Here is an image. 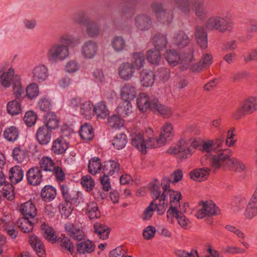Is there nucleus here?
Returning <instances> with one entry per match:
<instances>
[{
  "mask_svg": "<svg viewBox=\"0 0 257 257\" xmlns=\"http://www.w3.org/2000/svg\"><path fill=\"white\" fill-rule=\"evenodd\" d=\"M132 142L134 146L144 154L147 148H155L165 145L159 137H155L154 131L151 128H147L143 134L140 132L134 133L132 136Z\"/></svg>",
  "mask_w": 257,
  "mask_h": 257,
  "instance_id": "nucleus-1",
  "label": "nucleus"
},
{
  "mask_svg": "<svg viewBox=\"0 0 257 257\" xmlns=\"http://www.w3.org/2000/svg\"><path fill=\"white\" fill-rule=\"evenodd\" d=\"M232 153V152L230 149H226L214 155L211 159V166L215 169L228 167L237 172L245 171L246 169V165L238 159L231 157L229 155Z\"/></svg>",
  "mask_w": 257,
  "mask_h": 257,
  "instance_id": "nucleus-2",
  "label": "nucleus"
},
{
  "mask_svg": "<svg viewBox=\"0 0 257 257\" xmlns=\"http://www.w3.org/2000/svg\"><path fill=\"white\" fill-rule=\"evenodd\" d=\"M137 104L139 109L142 112H146L149 109L152 111H157L164 117L168 118L172 115L171 109L163 106L158 99L151 98L144 92L140 93L137 98Z\"/></svg>",
  "mask_w": 257,
  "mask_h": 257,
  "instance_id": "nucleus-3",
  "label": "nucleus"
},
{
  "mask_svg": "<svg viewBox=\"0 0 257 257\" xmlns=\"http://www.w3.org/2000/svg\"><path fill=\"white\" fill-rule=\"evenodd\" d=\"M193 51L191 50L187 55L180 56L176 51L169 49L165 51L164 57L170 66H175L180 63L182 69L186 70L189 68L190 63L193 61Z\"/></svg>",
  "mask_w": 257,
  "mask_h": 257,
  "instance_id": "nucleus-4",
  "label": "nucleus"
},
{
  "mask_svg": "<svg viewBox=\"0 0 257 257\" xmlns=\"http://www.w3.org/2000/svg\"><path fill=\"white\" fill-rule=\"evenodd\" d=\"M69 49L67 46L55 43L48 50L47 57L49 61L57 62L65 60L69 57Z\"/></svg>",
  "mask_w": 257,
  "mask_h": 257,
  "instance_id": "nucleus-5",
  "label": "nucleus"
},
{
  "mask_svg": "<svg viewBox=\"0 0 257 257\" xmlns=\"http://www.w3.org/2000/svg\"><path fill=\"white\" fill-rule=\"evenodd\" d=\"M205 27L209 30H217L225 33L232 29V24L226 18L218 15L209 17L205 22Z\"/></svg>",
  "mask_w": 257,
  "mask_h": 257,
  "instance_id": "nucleus-6",
  "label": "nucleus"
},
{
  "mask_svg": "<svg viewBox=\"0 0 257 257\" xmlns=\"http://www.w3.org/2000/svg\"><path fill=\"white\" fill-rule=\"evenodd\" d=\"M151 7L158 21L166 25H169L172 23L173 19L172 12L170 11H165L161 3L154 2Z\"/></svg>",
  "mask_w": 257,
  "mask_h": 257,
  "instance_id": "nucleus-7",
  "label": "nucleus"
},
{
  "mask_svg": "<svg viewBox=\"0 0 257 257\" xmlns=\"http://www.w3.org/2000/svg\"><path fill=\"white\" fill-rule=\"evenodd\" d=\"M170 154L178 155L180 158L187 159L190 157L194 153V150L190 144L185 141L180 142L179 145L172 146L167 150Z\"/></svg>",
  "mask_w": 257,
  "mask_h": 257,
  "instance_id": "nucleus-8",
  "label": "nucleus"
},
{
  "mask_svg": "<svg viewBox=\"0 0 257 257\" xmlns=\"http://www.w3.org/2000/svg\"><path fill=\"white\" fill-rule=\"evenodd\" d=\"M256 109L257 97H251L244 102L239 110L233 112V117L238 119L242 116L251 114Z\"/></svg>",
  "mask_w": 257,
  "mask_h": 257,
  "instance_id": "nucleus-9",
  "label": "nucleus"
},
{
  "mask_svg": "<svg viewBox=\"0 0 257 257\" xmlns=\"http://www.w3.org/2000/svg\"><path fill=\"white\" fill-rule=\"evenodd\" d=\"M200 208L196 213L195 216L198 219H202L206 216L216 215L219 214L220 210L216 205L211 201H202Z\"/></svg>",
  "mask_w": 257,
  "mask_h": 257,
  "instance_id": "nucleus-10",
  "label": "nucleus"
},
{
  "mask_svg": "<svg viewBox=\"0 0 257 257\" xmlns=\"http://www.w3.org/2000/svg\"><path fill=\"white\" fill-rule=\"evenodd\" d=\"M223 144V139L203 141L199 147V150L204 153L216 152V155H217L219 152L224 151L222 150Z\"/></svg>",
  "mask_w": 257,
  "mask_h": 257,
  "instance_id": "nucleus-11",
  "label": "nucleus"
},
{
  "mask_svg": "<svg viewBox=\"0 0 257 257\" xmlns=\"http://www.w3.org/2000/svg\"><path fill=\"white\" fill-rule=\"evenodd\" d=\"M98 50V47L96 42L89 40L84 42L82 46L81 54L84 59L90 60L96 56Z\"/></svg>",
  "mask_w": 257,
  "mask_h": 257,
  "instance_id": "nucleus-12",
  "label": "nucleus"
},
{
  "mask_svg": "<svg viewBox=\"0 0 257 257\" xmlns=\"http://www.w3.org/2000/svg\"><path fill=\"white\" fill-rule=\"evenodd\" d=\"M60 190L65 201L70 202V203H73V204H77L82 198L81 193L70 190L65 184H63L60 186Z\"/></svg>",
  "mask_w": 257,
  "mask_h": 257,
  "instance_id": "nucleus-13",
  "label": "nucleus"
},
{
  "mask_svg": "<svg viewBox=\"0 0 257 257\" xmlns=\"http://www.w3.org/2000/svg\"><path fill=\"white\" fill-rule=\"evenodd\" d=\"M161 185L163 189V192L161 194V199L159 201V204H158V214L159 215H162L165 212V210L168 206V198L167 196L169 191H173L170 189L169 184L167 183L166 179H163L161 182Z\"/></svg>",
  "mask_w": 257,
  "mask_h": 257,
  "instance_id": "nucleus-14",
  "label": "nucleus"
},
{
  "mask_svg": "<svg viewBox=\"0 0 257 257\" xmlns=\"http://www.w3.org/2000/svg\"><path fill=\"white\" fill-rule=\"evenodd\" d=\"M27 179L29 184L38 186L43 180V175L39 167H33L29 169L27 172Z\"/></svg>",
  "mask_w": 257,
  "mask_h": 257,
  "instance_id": "nucleus-15",
  "label": "nucleus"
},
{
  "mask_svg": "<svg viewBox=\"0 0 257 257\" xmlns=\"http://www.w3.org/2000/svg\"><path fill=\"white\" fill-rule=\"evenodd\" d=\"M117 72L119 77L121 79L124 81H128L134 76L135 70L130 62H123L118 66Z\"/></svg>",
  "mask_w": 257,
  "mask_h": 257,
  "instance_id": "nucleus-16",
  "label": "nucleus"
},
{
  "mask_svg": "<svg viewBox=\"0 0 257 257\" xmlns=\"http://www.w3.org/2000/svg\"><path fill=\"white\" fill-rule=\"evenodd\" d=\"M134 23L136 27L142 31L149 30L152 25V19L145 14L137 15L135 18Z\"/></svg>",
  "mask_w": 257,
  "mask_h": 257,
  "instance_id": "nucleus-17",
  "label": "nucleus"
},
{
  "mask_svg": "<svg viewBox=\"0 0 257 257\" xmlns=\"http://www.w3.org/2000/svg\"><path fill=\"white\" fill-rule=\"evenodd\" d=\"M120 96L123 100H134L137 96L136 88L130 83H125L120 87Z\"/></svg>",
  "mask_w": 257,
  "mask_h": 257,
  "instance_id": "nucleus-18",
  "label": "nucleus"
},
{
  "mask_svg": "<svg viewBox=\"0 0 257 257\" xmlns=\"http://www.w3.org/2000/svg\"><path fill=\"white\" fill-rule=\"evenodd\" d=\"M15 71L11 67L6 70H2L0 75V84L5 88H9L15 79Z\"/></svg>",
  "mask_w": 257,
  "mask_h": 257,
  "instance_id": "nucleus-19",
  "label": "nucleus"
},
{
  "mask_svg": "<svg viewBox=\"0 0 257 257\" xmlns=\"http://www.w3.org/2000/svg\"><path fill=\"white\" fill-rule=\"evenodd\" d=\"M19 211L24 216V217L30 218H34L37 213L35 205L31 201L22 203L19 207Z\"/></svg>",
  "mask_w": 257,
  "mask_h": 257,
  "instance_id": "nucleus-20",
  "label": "nucleus"
},
{
  "mask_svg": "<svg viewBox=\"0 0 257 257\" xmlns=\"http://www.w3.org/2000/svg\"><path fill=\"white\" fill-rule=\"evenodd\" d=\"M65 229L68 234L75 240H81L85 236L84 231L72 223H66Z\"/></svg>",
  "mask_w": 257,
  "mask_h": 257,
  "instance_id": "nucleus-21",
  "label": "nucleus"
},
{
  "mask_svg": "<svg viewBox=\"0 0 257 257\" xmlns=\"http://www.w3.org/2000/svg\"><path fill=\"white\" fill-rule=\"evenodd\" d=\"M155 74L150 69H143L140 73V83L143 87L152 86L155 82Z\"/></svg>",
  "mask_w": 257,
  "mask_h": 257,
  "instance_id": "nucleus-22",
  "label": "nucleus"
},
{
  "mask_svg": "<svg viewBox=\"0 0 257 257\" xmlns=\"http://www.w3.org/2000/svg\"><path fill=\"white\" fill-rule=\"evenodd\" d=\"M192 63V62L189 66L191 71L193 72L200 71L203 70L204 67L209 66L212 63V57L211 54H205L203 55L198 63L193 64Z\"/></svg>",
  "mask_w": 257,
  "mask_h": 257,
  "instance_id": "nucleus-23",
  "label": "nucleus"
},
{
  "mask_svg": "<svg viewBox=\"0 0 257 257\" xmlns=\"http://www.w3.org/2000/svg\"><path fill=\"white\" fill-rule=\"evenodd\" d=\"M32 74L35 80L42 82L48 77V70L45 65L39 64L34 67L32 70Z\"/></svg>",
  "mask_w": 257,
  "mask_h": 257,
  "instance_id": "nucleus-24",
  "label": "nucleus"
},
{
  "mask_svg": "<svg viewBox=\"0 0 257 257\" xmlns=\"http://www.w3.org/2000/svg\"><path fill=\"white\" fill-rule=\"evenodd\" d=\"M204 2L205 0H191L193 10L200 20L204 19L207 15V11L204 7Z\"/></svg>",
  "mask_w": 257,
  "mask_h": 257,
  "instance_id": "nucleus-25",
  "label": "nucleus"
},
{
  "mask_svg": "<svg viewBox=\"0 0 257 257\" xmlns=\"http://www.w3.org/2000/svg\"><path fill=\"white\" fill-rule=\"evenodd\" d=\"M174 128L172 124L169 122H166L161 127L159 135L160 140L163 142L164 145L172 139L174 135Z\"/></svg>",
  "mask_w": 257,
  "mask_h": 257,
  "instance_id": "nucleus-26",
  "label": "nucleus"
},
{
  "mask_svg": "<svg viewBox=\"0 0 257 257\" xmlns=\"http://www.w3.org/2000/svg\"><path fill=\"white\" fill-rule=\"evenodd\" d=\"M30 244L39 257H45V250L40 239L35 235L32 234L29 237Z\"/></svg>",
  "mask_w": 257,
  "mask_h": 257,
  "instance_id": "nucleus-27",
  "label": "nucleus"
},
{
  "mask_svg": "<svg viewBox=\"0 0 257 257\" xmlns=\"http://www.w3.org/2000/svg\"><path fill=\"white\" fill-rule=\"evenodd\" d=\"M59 119L54 112L47 113L44 117V126L51 131L59 127Z\"/></svg>",
  "mask_w": 257,
  "mask_h": 257,
  "instance_id": "nucleus-28",
  "label": "nucleus"
},
{
  "mask_svg": "<svg viewBox=\"0 0 257 257\" xmlns=\"http://www.w3.org/2000/svg\"><path fill=\"white\" fill-rule=\"evenodd\" d=\"M131 64L133 66L134 69L140 70L146 64L145 56L143 52H136L132 54Z\"/></svg>",
  "mask_w": 257,
  "mask_h": 257,
  "instance_id": "nucleus-29",
  "label": "nucleus"
},
{
  "mask_svg": "<svg viewBox=\"0 0 257 257\" xmlns=\"http://www.w3.org/2000/svg\"><path fill=\"white\" fill-rule=\"evenodd\" d=\"M36 139L41 145H47L51 139V131L45 126L40 127L36 132Z\"/></svg>",
  "mask_w": 257,
  "mask_h": 257,
  "instance_id": "nucleus-30",
  "label": "nucleus"
},
{
  "mask_svg": "<svg viewBox=\"0 0 257 257\" xmlns=\"http://www.w3.org/2000/svg\"><path fill=\"white\" fill-rule=\"evenodd\" d=\"M120 166L117 161L109 160L104 162L102 165V170L104 174L113 175L118 173Z\"/></svg>",
  "mask_w": 257,
  "mask_h": 257,
  "instance_id": "nucleus-31",
  "label": "nucleus"
},
{
  "mask_svg": "<svg viewBox=\"0 0 257 257\" xmlns=\"http://www.w3.org/2000/svg\"><path fill=\"white\" fill-rule=\"evenodd\" d=\"M210 169L203 168L195 169L190 173L191 179L195 181H203L206 180L209 175Z\"/></svg>",
  "mask_w": 257,
  "mask_h": 257,
  "instance_id": "nucleus-32",
  "label": "nucleus"
},
{
  "mask_svg": "<svg viewBox=\"0 0 257 257\" xmlns=\"http://www.w3.org/2000/svg\"><path fill=\"white\" fill-rule=\"evenodd\" d=\"M195 35L197 43L202 49H205L208 46L207 34L202 27H197L195 29Z\"/></svg>",
  "mask_w": 257,
  "mask_h": 257,
  "instance_id": "nucleus-33",
  "label": "nucleus"
},
{
  "mask_svg": "<svg viewBox=\"0 0 257 257\" xmlns=\"http://www.w3.org/2000/svg\"><path fill=\"white\" fill-rule=\"evenodd\" d=\"M24 177V171L19 166H15L9 170V179L12 183L16 184Z\"/></svg>",
  "mask_w": 257,
  "mask_h": 257,
  "instance_id": "nucleus-34",
  "label": "nucleus"
},
{
  "mask_svg": "<svg viewBox=\"0 0 257 257\" xmlns=\"http://www.w3.org/2000/svg\"><path fill=\"white\" fill-rule=\"evenodd\" d=\"M173 42L175 45L182 48L189 44L190 39L184 32L179 31L174 35Z\"/></svg>",
  "mask_w": 257,
  "mask_h": 257,
  "instance_id": "nucleus-35",
  "label": "nucleus"
},
{
  "mask_svg": "<svg viewBox=\"0 0 257 257\" xmlns=\"http://www.w3.org/2000/svg\"><path fill=\"white\" fill-rule=\"evenodd\" d=\"M154 49L161 51L165 49L168 44L167 36L161 33L155 34L152 39Z\"/></svg>",
  "mask_w": 257,
  "mask_h": 257,
  "instance_id": "nucleus-36",
  "label": "nucleus"
},
{
  "mask_svg": "<svg viewBox=\"0 0 257 257\" xmlns=\"http://www.w3.org/2000/svg\"><path fill=\"white\" fill-rule=\"evenodd\" d=\"M41 196L45 202H50L56 197V190L51 185H46L41 190Z\"/></svg>",
  "mask_w": 257,
  "mask_h": 257,
  "instance_id": "nucleus-37",
  "label": "nucleus"
},
{
  "mask_svg": "<svg viewBox=\"0 0 257 257\" xmlns=\"http://www.w3.org/2000/svg\"><path fill=\"white\" fill-rule=\"evenodd\" d=\"M158 204H159V203L155 202V200L151 202L149 205L142 212L141 219L143 221L150 220L154 215L155 210H156L158 212Z\"/></svg>",
  "mask_w": 257,
  "mask_h": 257,
  "instance_id": "nucleus-38",
  "label": "nucleus"
},
{
  "mask_svg": "<svg viewBox=\"0 0 257 257\" xmlns=\"http://www.w3.org/2000/svg\"><path fill=\"white\" fill-rule=\"evenodd\" d=\"M19 130L15 126L7 127L4 132L5 139L10 142L16 141L19 137Z\"/></svg>",
  "mask_w": 257,
  "mask_h": 257,
  "instance_id": "nucleus-39",
  "label": "nucleus"
},
{
  "mask_svg": "<svg viewBox=\"0 0 257 257\" xmlns=\"http://www.w3.org/2000/svg\"><path fill=\"white\" fill-rule=\"evenodd\" d=\"M13 89L14 94L17 99H21L24 94V89L21 83V76L16 75L15 79L13 82Z\"/></svg>",
  "mask_w": 257,
  "mask_h": 257,
  "instance_id": "nucleus-40",
  "label": "nucleus"
},
{
  "mask_svg": "<svg viewBox=\"0 0 257 257\" xmlns=\"http://www.w3.org/2000/svg\"><path fill=\"white\" fill-rule=\"evenodd\" d=\"M68 144L63 138H58L53 143L52 150L55 154H62L68 149Z\"/></svg>",
  "mask_w": 257,
  "mask_h": 257,
  "instance_id": "nucleus-41",
  "label": "nucleus"
},
{
  "mask_svg": "<svg viewBox=\"0 0 257 257\" xmlns=\"http://www.w3.org/2000/svg\"><path fill=\"white\" fill-rule=\"evenodd\" d=\"M160 51V50L154 48L148 50L146 54V58L148 61L153 65H159L162 59Z\"/></svg>",
  "mask_w": 257,
  "mask_h": 257,
  "instance_id": "nucleus-42",
  "label": "nucleus"
},
{
  "mask_svg": "<svg viewBox=\"0 0 257 257\" xmlns=\"http://www.w3.org/2000/svg\"><path fill=\"white\" fill-rule=\"evenodd\" d=\"M80 113L86 119H90L94 115V106L90 101H85L80 105Z\"/></svg>",
  "mask_w": 257,
  "mask_h": 257,
  "instance_id": "nucleus-43",
  "label": "nucleus"
},
{
  "mask_svg": "<svg viewBox=\"0 0 257 257\" xmlns=\"http://www.w3.org/2000/svg\"><path fill=\"white\" fill-rule=\"evenodd\" d=\"M94 244L89 239L83 241L77 245V250L80 254L91 253L94 250Z\"/></svg>",
  "mask_w": 257,
  "mask_h": 257,
  "instance_id": "nucleus-44",
  "label": "nucleus"
},
{
  "mask_svg": "<svg viewBox=\"0 0 257 257\" xmlns=\"http://www.w3.org/2000/svg\"><path fill=\"white\" fill-rule=\"evenodd\" d=\"M42 233L44 237L49 241L54 243L56 241L57 236L52 227L45 224L41 225Z\"/></svg>",
  "mask_w": 257,
  "mask_h": 257,
  "instance_id": "nucleus-45",
  "label": "nucleus"
},
{
  "mask_svg": "<svg viewBox=\"0 0 257 257\" xmlns=\"http://www.w3.org/2000/svg\"><path fill=\"white\" fill-rule=\"evenodd\" d=\"M117 112L121 117H126L132 113V105L131 101L123 100L117 108Z\"/></svg>",
  "mask_w": 257,
  "mask_h": 257,
  "instance_id": "nucleus-46",
  "label": "nucleus"
},
{
  "mask_svg": "<svg viewBox=\"0 0 257 257\" xmlns=\"http://www.w3.org/2000/svg\"><path fill=\"white\" fill-rule=\"evenodd\" d=\"M86 214L90 219H96L100 216V212L98 210L96 202L92 201L87 203Z\"/></svg>",
  "mask_w": 257,
  "mask_h": 257,
  "instance_id": "nucleus-47",
  "label": "nucleus"
},
{
  "mask_svg": "<svg viewBox=\"0 0 257 257\" xmlns=\"http://www.w3.org/2000/svg\"><path fill=\"white\" fill-rule=\"evenodd\" d=\"M39 168L41 171L53 172L54 169V163L50 157H43L39 161Z\"/></svg>",
  "mask_w": 257,
  "mask_h": 257,
  "instance_id": "nucleus-48",
  "label": "nucleus"
},
{
  "mask_svg": "<svg viewBox=\"0 0 257 257\" xmlns=\"http://www.w3.org/2000/svg\"><path fill=\"white\" fill-rule=\"evenodd\" d=\"M180 12L185 16H189L191 12V4L189 0H174Z\"/></svg>",
  "mask_w": 257,
  "mask_h": 257,
  "instance_id": "nucleus-49",
  "label": "nucleus"
},
{
  "mask_svg": "<svg viewBox=\"0 0 257 257\" xmlns=\"http://www.w3.org/2000/svg\"><path fill=\"white\" fill-rule=\"evenodd\" d=\"M112 142L113 147L115 149L117 150L122 149L127 144L126 136L123 133L118 134L113 137Z\"/></svg>",
  "mask_w": 257,
  "mask_h": 257,
  "instance_id": "nucleus-50",
  "label": "nucleus"
},
{
  "mask_svg": "<svg viewBox=\"0 0 257 257\" xmlns=\"http://www.w3.org/2000/svg\"><path fill=\"white\" fill-rule=\"evenodd\" d=\"M8 113L12 116L17 115L22 111L20 103L16 100L9 101L7 104Z\"/></svg>",
  "mask_w": 257,
  "mask_h": 257,
  "instance_id": "nucleus-51",
  "label": "nucleus"
},
{
  "mask_svg": "<svg viewBox=\"0 0 257 257\" xmlns=\"http://www.w3.org/2000/svg\"><path fill=\"white\" fill-rule=\"evenodd\" d=\"M102 165L100 160L97 157L91 158L88 165V171L90 173L95 175L102 170Z\"/></svg>",
  "mask_w": 257,
  "mask_h": 257,
  "instance_id": "nucleus-52",
  "label": "nucleus"
},
{
  "mask_svg": "<svg viewBox=\"0 0 257 257\" xmlns=\"http://www.w3.org/2000/svg\"><path fill=\"white\" fill-rule=\"evenodd\" d=\"M94 113L98 118L104 119L109 114V110L104 102L100 101L94 106Z\"/></svg>",
  "mask_w": 257,
  "mask_h": 257,
  "instance_id": "nucleus-53",
  "label": "nucleus"
},
{
  "mask_svg": "<svg viewBox=\"0 0 257 257\" xmlns=\"http://www.w3.org/2000/svg\"><path fill=\"white\" fill-rule=\"evenodd\" d=\"M94 229L99 238L102 239L108 238L109 233V228L105 224L96 222L94 224Z\"/></svg>",
  "mask_w": 257,
  "mask_h": 257,
  "instance_id": "nucleus-54",
  "label": "nucleus"
},
{
  "mask_svg": "<svg viewBox=\"0 0 257 257\" xmlns=\"http://www.w3.org/2000/svg\"><path fill=\"white\" fill-rule=\"evenodd\" d=\"M79 134L82 139L85 141L90 140L93 137V128L90 125L85 123L81 126Z\"/></svg>",
  "mask_w": 257,
  "mask_h": 257,
  "instance_id": "nucleus-55",
  "label": "nucleus"
},
{
  "mask_svg": "<svg viewBox=\"0 0 257 257\" xmlns=\"http://www.w3.org/2000/svg\"><path fill=\"white\" fill-rule=\"evenodd\" d=\"M112 48L116 52L122 51L126 46V43L124 39L121 36L114 37L111 42Z\"/></svg>",
  "mask_w": 257,
  "mask_h": 257,
  "instance_id": "nucleus-56",
  "label": "nucleus"
},
{
  "mask_svg": "<svg viewBox=\"0 0 257 257\" xmlns=\"http://www.w3.org/2000/svg\"><path fill=\"white\" fill-rule=\"evenodd\" d=\"M18 226L23 232L29 233L33 229V223L29 220V218L22 217L17 221Z\"/></svg>",
  "mask_w": 257,
  "mask_h": 257,
  "instance_id": "nucleus-57",
  "label": "nucleus"
},
{
  "mask_svg": "<svg viewBox=\"0 0 257 257\" xmlns=\"http://www.w3.org/2000/svg\"><path fill=\"white\" fill-rule=\"evenodd\" d=\"M59 42L61 44L69 47H72L77 44V41L73 36L69 33H64L62 34L59 38Z\"/></svg>",
  "mask_w": 257,
  "mask_h": 257,
  "instance_id": "nucleus-58",
  "label": "nucleus"
},
{
  "mask_svg": "<svg viewBox=\"0 0 257 257\" xmlns=\"http://www.w3.org/2000/svg\"><path fill=\"white\" fill-rule=\"evenodd\" d=\"M80 64L75 59L68 61L64 66V70L66 73L73 74L78 72L80 69Z\"/></svg>",
  "mask_w": 257,
  "mask_h": 257,
  "instance_id": "nucleus-59",
  "label": "nucleus"
},
{
  "mask_svg": "<svg viewBox=\"0 0 257 257\" xmlns=\"http://www.w3.org/2000/svg\"><path fill=\"white\" fill-rule=\"evenodd\" d=\"M168 195L170 198V207L180 208V200L181 197L180 192L178 191H169Z\"/></svg>",
  "mask_w": 257,
  "mask_h": 257,
  "instance_id": "nucleus-60",
  "label": "nucleus"
},
{
  "mask_svg": "<svg viewBox=\"0 0 257 257\" xmlns=\"http://www.w3.org/2000/svg\"><path fill=\"white\" fill-rule=\"evenodd\" d=\"M27 97L32 99L36 98L39 93V89L38 84L35 83H32L29 84L26 89Z\"/></svg>",
  "mask_w": 257,
  "mask_h": 257,
  "instance_id": "nucleus-61",
  "label": "nucleus"
},
{
  "mask_svg": "<svg viewBox=\"0 0 257 257\" xmlns=\"http://www.w3.org/2000/svg\"><path fill=\"white\" fill-rule=\"evenodd\" d=\"M101 32L99 26L96 23L88 24L86 28V33L90 37H96L101 34Z\"/></svg>",
  "mask_w": 257,
  "mask_h": 257,
  "instance_id": "nucleus-62",
  "label": "nucleus"
},
{
  "mask_svg": "<svg viewBox=\"0 0 257 257\" xmlns=\"http://www.w3.org/2000/svg\"><path fill=\"white\" fill-rule=\"evenodd\" d=\"M108 124L110 127L119 129L123 125V121L117 115H113L108 118Z\"/></svg>",
  "mask_w": 257,
  "mask_h": 257,
  "instance_id": "nucleus-63",
  "label": "nucleus"
},
{
  "mask_svg": "<svg viewBox=\"0 0 257 257\" xmlns=\"http://www.w3.org/2000/svg\"><path fill=\"white\" fill-rule=\"evenodd\" d=\"M38 105L40 110L47 112L52 109V102L49 97L43 96L40 98L38 102Z\"/></svg>",
  "mask_w": 257,
  "mask_h": 257,
  "instance_id": "nucleus-64",
  "label": "nucleus"
}]
</instances>
